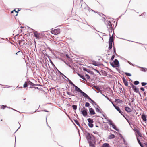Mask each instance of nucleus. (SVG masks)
Listing matches in <instances>:
<instances>
[{
  "label": "nucleus",
  "mask_w": 147,
  "mask_h": 147,
  "mask_svg": "<svg viewBox=\"0 0 147 147\" xmlns=\"http://www.w3.org/2000/svg\"><path fill=\"white\" fill-rule=\"evenodd\" d=\"M113 52L115 54L117 55L116 53L115 49L114 47H113Z\"/></svg>",
  "instance_id": "obj_48"
},
{
  "label": "nucleus",
  "mask_w": 147,
  "mask_h": 147,
  "mask_svg": "<svg viewBox=\"0 0 147 147\" xmlns=\"http://www.w3.org/2000/svg\"><path fill=\"white\" fill-rule=\"evenodd\" d=\"M109 36H110L109 37V42H113L114 40V38L113 37V35L112 36H111V35L110 34V32H109Z\"/></svg>",
  "instance_id": "obj_11"
},
{
  "label": "nucleus",
  "mask_w": 147,
  "mask_h": 147,
  "mask_svg": "<svg viewBox=\"0 0 147 147\" xmlns=\"http://www.w3.org/2000/svg\"><path fill=\"white\" fill-rule=\"evenodd\" d=\"M105 22L106 24L107 25V28L109 29V32H111L112 33L113 28L111 22L110 21H106Z\"/></svg>",
  "instance_id": "obj_3"
},
{
  "label": "nucleus",
  "mask_w": 147,
  "mask_h": 147,
  "mask_svg": "<svg viewBox=\"0 0 147 147\" xmlns=\"http://www.w3.org/2000/svg\"><path fill=\"white\" fill-rule=\"evenodd\" d=\"M115 137V136L113 134H111L110 135H109L108 137V139H112L114 138Z\"/></svg>",
  "instance_id": "obj_19"
},
{
  "label": "nucleus",
  "mask_w": 147,
  "mask_h": 147,
  "mask_svg": "<svg viewBox=\"0 0 147 147\" xmlns=\"http://www.w3.org/2000/svg\"><path fill=\"white\" fill-rule=\"evenodd\" d=\"M60 29L59 28L55 29L51 31V33L55 35H57L60 33Z\"/></svg>",
  "instance_id": "obj_5"
},
{
  "label": "nucleus",
  "mask_w": 147,
  "mask_h": 147,
  "mask_svg": "<svg viewBox=\"0 0 147 147\" xmlns=\"http://www.w3.org/2000/svg\"><path fill=\"white\" fill-rule=\"evenodd\" d=\"M66 57L68 58H70V57H69V55H68V54H66Z\"/></svg>",
  "instance_id": "obj_61"
},
{
  "label": "nucleus",
  "mask_w": 147,
  "mask_h": 147,
  "mask_svg": "<svg viewBox=\"0 0 147 147\" xmlns=\"http://www.w3.org/2000/svg\"><path fill=\"white\" fill-rule=\"evenodd\" d=\"M112 127L115 130L117 131H118V129H117L116 128V126L114 124H113L112 125Z\"/></svg>",
  "instance_id": "obj_29"
},
{
  "label": "nucleus",
  "mask_w": 147,
  "mask_h": 147,
  "mask_svg": "<svg viewBox=\"0 0 147 147\" xmlns=\"http://www.w3.org/2000/svg\"><path fill=\"white\" fill-rule=\"evenodd\" d=\"M72 107L74 110H75L77 109V106L76 105H74L72 106Z\"/></svg>",
  "instance_id": "obj_34"
},
{
  "label": "nucleus",
  "mask_w": 147,
  "mask_h": 147,
  "mask_svg": "<svg viewBox=\"0 0 147 147\" xmlns=\"http://www.w3.org/2000/svg\"><path fill=\"white\" fill-rule=\"evenodd\" d=\"M125 110L128 113L131 112L132 111V110L131 108L128 107H126L125 108Z\"/></svg>",
  "instance_id": "obj_13"
},
{
  "label": "nucleus",
  "mask_w": 147,
  "mask_h": 147,
  "mask_svg": "<svg viewBox=\"0 0 147 147\" xmlns=\"http://www.w3.org/2000/svg\"><path fill=\"white\" fill-rule=\"evenodd\" d=\"M125 75L129 76H131V74H130L127 72H125Z\"/></svg>",
  "instance_id": "obj_37"
},
{
  "label": "nucleus",
  "mask_w": 147,
  "mask_h": 147,
  "mask_svg": "<svg viewBox=\"0 0 147 147\" xmlns=\"http://www.w3.org/2000/svg\"><path fill=\"white\" fill-rule=\"evenodd\" d=\"M112 105H113V106L114 107H115L117 106L116 105H115L114 103H112Z\"/></svg>",
  "instance_id": "obj_64"
},
{
  "label": "nucleus",
  "mask_w": 147,
  "mask_h": 147,
  "mask_svg": "<svg viewBox=\"0 0 147 147\" xmlns=\"http://www.w3.org/2000/svg\"><path fill=\"white\" fill-rule=\"evenodd\" d=\"M30 88H35L36 89H38V87H32V86H30Z\"/></svg>",
  "instance_id": "obj_59"
},
{
  "label": "nucleus",
  "mask_w": 147,
  "mask_h": 147,
  "mask_svg": "<svg viewBox=\"0 0 147 147\" xmlns=\"http://www.w3.org/2000/svg\"><path fill=\"white\" fill-rule=\"evenodd\" d=\"M112 43L111 42H109V48L111 49L112 47Z\"/></svg>",
  "instance_id": "obj_26"
},
{
  "label": "nucleus",
  "mask_w": 147,
  "mask_h": 147,
  "mask_svg": "<svg viewBox=\"0 0 147 147\" xmlns=\"http://www.w3.org/2000/svg\"><path fill=\"white\" fill-rule=\"evenodd\" d=\"M131 87L134 90V91L136 93L139 92V89L138 88H136V87L132 83L131 84Z\"/></svg>",
  "instance_id": "obj_6"
},
{
  "label": "nucleus",
  "mask_w": 147,
  "mask_h": 147,
  "mask_svg": "<svg viewBox=\"0 0 147 147\" xmlns=\"http://www.w3.org/2000/svg\"><path fill=\"white\" fill-rule=\"evenodd\" d=\"M88 123H92L93 122V119L91 118H88L87 119Z\"/></svg>",
  "instance_id": "obj_23"
},
{
  "label": "nucleus",
  "mask_w": 147,
  "mask_h": 147,
  "mask_svg": "<svg viewBox=\"0 0 147 147\" xmlns=\"http://www.w3.org/2000/svg\"><path fill=\"white\" fill-rule=\"evenodd\" d=\"M115 108L123 116H124L123 112L121 111L120 108L118 106H117L115 107Z\"/></svg>",
  "instance_id": "obj_10"
},
{
  "label": "nucleus",
  "mask_w": 147,
  "mask_h": 147,
  "mask_svg": "<svg viewBox=\"0 0 147 147\" xmlns=\"http://www.w3.org/2000/svg\"><path fill=\"white\" fill-rule=\"evenodd\" d=\"M97 107H98L96 108V111L97 112L101 113V109L100 108V107L98 105H97Z\"/></svg>",
  "instance_id": "obj_18"
},
{
  "label": "nucleus",
  "mask_w": 147,
  "mask_h": 147,
  "mask_svg": "<svg viewBox=\"0 0 147 147\" xmlns=\"http://www.w3.org/2000/svg\"><path fill=\"white\" fill-rule=\"evenodd\" d=\"M58 73L59 74L60 76H62V74H63L59 71H58Z\"/></svg>",
  "instance_id": "obj_55"
},
{
  "label": "nucleus",
  "mask_w": 147,
  "mask_h": 147,
  "mask_svg": "<svg viewBox=\"0 0 147 147\" xmlns=\"http://www.w3.org/2000/svg\"><path fill=\"white\" fill-rule=\"evenodd\" d=\"M90 105V104L87 102L86 103L85 106L86 107H89Z\"/></svg>",
  "instance_id": "obj_39"
},
{
  "label": "nucleus",
  "mask_w": 147,
  "mask_h": 147,
  "mask_svg": "<svg viewBox=\"0 0 147 147\" xmlns=\"http://www.w3.org/2000/svg\"><path fill=\"white\" fill-rule=\"evenodd\" d=\"M123 142H124V144L125 145H127V144L125 143V141L124 138L123 139Z\"/></svg>",
  "instance_id": "obj_54"
},
{
  "label": "nucleus",
  "mask_w": 147,
  "mask_h": 147,
  "mask_svg": "<svg viewBox=\"0 0 147 147\" xmlns=\"http://www.w3.org/2000/svg\"><path fill=\"white\" fill-rule=\"evenodd\" d=\"M27 84H28V86L29 85H30L31 86H34L35 85V84L31 82V81H27Z\"/></svg>",
  "instance_id": "obj_20"
},
{
  "label": "nucleus",
  "mask_w": 147,
  "mask_h": 147,
  "mask_svg": "<svg viewBox=\"0 0 147 147\" xmlns=\"http://www.w3.org/2000/svg\"><path fill=\"white\" fill-rule=\"evenodd\" d=\"M141 84H142V86H145L147 84V83L143 82H142L141 83Z\"/></svg>",
  "instance_id": "obj_38"
},
{
  "label": "nucleus",
  "mask_w": 147,
  "mask_h": 147,
  "mask_svg": "<svg viewBox=\"0 0 147 147\" xmlns=\"http://www.w3.org/2000/svg\"><path fill=\"white\" fill-rule=\"evenodd\" d=\"M121 59H122L123 60H124V61H125V62H127V60L126 59H125V58H123V57H122V58H121Z\"/></svg>",
  "instance_id": "obj_53"
},
{
  "label": "nucleus",
  "mask_w": 147,
  "mask_h": 147,
  "mask_svg": "<svg viewBox=\"0 0 147 147\" xmlns=\"http://www.w3.org/2000/svg\"><path fill=\"white\" fill-rule=\"evenodd\" d=\"M114 57H115V55H113L112 56V57H111V61H113V60Z\"/></svg>",
  "instance_id": "obj_44"
},
{
  "label": "nucleus",
  "mask_w": 147,
  "mask_h": 147,
  "mask_svg": "<svg viewBox=\"0 0 147 147\" xmlns=\"http://www.w3.org/2000/svg\"><path fill=\"white\" fill-rule=\"evenodd\" d=\"M86 136V138L88 143L95 141V138L92 134L88 133Z\"/></svg>",
  "instance_id": "obj_1"
},
{
  "label": "nucleus",
  "mask_w": 147,
  "mask_h": 147,
  "mask_svg": "<svg viewBox=\"0 0 147 147\" xmlns=\"http://www.w3.org/2000/svg\"><path fill=\"white\" fill-rule=\"evenodd\" d=\"M67 65L69 66V67L71 69H72L73 70H75V68L73 67L72 66H71V65H68V64H67Z\"/></svg>",
  "instance_id": "obj_36"
},
{
  "label": "nucleus",
  "mask_w": 147,
  "mask_h": 147,
  "mask_svg": "<svg viewBox=\"0 0 147 147\" xmlns=\"http://www.w3.org/2000/svg\"><path fill=\"white\" fill-rule=\"evenodd\" d=\"M137 140L138 141V143H139V144L140 145L142 144L140 140H139V139L138 138H137Z\"/></svg>",
  "instance_id": "obj_45"
},
{
  "label": "nucleus",
  "mask_w": 147,
  "mask_h": 147,
  "mask_svg": "<svg viewBox=\"0 0 147 147\" xmlns=\"http://www.w3.org/2000/svg\"><path fill=\"white\" fill-rule=\"evenodd\" d=\"M33 33L35 37L36 38V39H39L40 38L39 34L37 31H34L33 32Z\"/></svg>",
  "instance_id": "obj_7"
},
{
  "label": "nucleus",
  "mask_w": 147,
  "mask_h": 147,
  "mask_svg": "<svg viewBox=\"0 0 147 147\" xmlns=\"http://www.w3.org/2000/svg\"><path fill=\"white\" fill-rule=\"evenodd\" d=\"M67 79L70 84L72 85L74 87L75 86V85L68 78Z\"/></svg>",
  "instance_id": "obj_24"
},
{
  "label": "nucleus",
  "mask_w": 147,
  "mask_h": 147,
  "mask_svg": "<svg viewBox=\"0 0 147 147\" xmlns=\"http://www.w3.org/2000/svg\"><path fill=\"white\" fill-rule=\"evenodd\" d=\"M123 117L125 118V119L127 121V122L129 123V124H130V123L129 122V120L127 118L125 117L124 116H123Z\"/></svg>",
  "instance_id": "obj_56"
},
{
  "label": "nucleus",
  "mask_w": 147,
  "mask_h": 147,
  "mask_svg": "<svg viewBox=\"0 0 147 147\" xmlns=\"http://www.w3.org/2000/svg\"><path fill=\"white\" fill-rule=\"evenodd\" d=\"M119 135L120 137V138H121L123 139L124 138H123V136H122L121 134H119Z\"/></svg>",
  "instance_id": "obj_52"
},
{
  "label": "nucleus",
  "mask_w": 147,
  "mask_h": 147,
  "mask_svg": "<svg viewBox=\"0 0 147 147\" xmlns=\"http://www.w3.org/2000/svg\"><path fill=\"white\" fill-rule=\"evenodd\" d=\"M89 111L91 115H93L95 114V113L92 108H89Z\"/></svg>",
  "instance_id": "obj_12"
},
{
  "label": "nucleus",
  "mask_w": 147,
  "mask_h": 147,
  "mask_svg": "<svg viewBox=\"0 0 147 147\" xmlns=\"http://www.w3.org/2000/svg\"><path fill=\"white\" fill-rule=\"evenodd\" d=\"M54 70L55 71L57 70V71H59L55 66L54 67Z\"/></svg>",
  "instance_id": "obj_58"
},
{
  "label": "nucleus",
  "mask_w": 147,
  "mask_h": 147,
  "mask_svg": "<svg viewBox=\"0 0 147 147\" xmlns=\"http://www.w3.org/2000/svg\"><path fill=\"white\" fill-rule=\"evenodd\" d=\"M62 76H63V78H63V77H65L67 79V78H67L63 74H62Z\"/></svg>",
  "instance_id": "obj_57"
},
{
  "label": "nucleus",
  "mask_w": 147,
  "mask_h": 147,
  "mask_svg": "<svg viewBox=\"0 0 147 147\" xmlns=\"http://www.w3.org/2000/svg\"><path fill=\"white\" fill-rule=\"evenodd\" d=\"M87 109L84 107L83 108H81L80 111L82 112L83 116L86 117L87 115Z\"/></svg>",
  "instance_id": "obj_4"
},
{
  "label": "nucleus",
  "mask_w": 147,
  "mask_h": 147,
  "mask_svg": "<svg viewBox=\"0 0 147 147\" xmlns=\"http://www.w3.org/2000/svg\"><path fill=\"white\" fill-rule=\"evenodd\" d=\"M92 64L95 66H97L98 65V62L94 61H93Z\"/></svg>",
  "instance_id": "obj_30"
},
{
  "label": "nucleus",
  "mask_w": 147,
  "mask_h": 147,
  "mask_svg": "<svg viewBox=\"0 0 147 147\" xmlns=\"http://www.w3.org/2000/svg\"><path fill=\"white\" fill-rule=\"evenodd\" d=\"M123 82L124 83V84L125 86H127L128 85V83L127 81L126 80V79L124 77H123Z\"/></svg>",
  "instance_id": "obj_16"
},
{
  "label": "nucleus",
  "mask_w": 147,
  "mask_h": 147,
  "mask_svg": "<svg viewBox=\"0 0 147 147\" xmlns=\"http://www.w3.org/2000/svg\"><path fill=\"white\" fill-rule=\"evenodd\" d=\"M7 107L6 105H3L1 106V108L3 109H4L5 108Z\"/></svg>",
  "instance_id": "obj_40"
},
{
  "label": "nucleus",
  "mask_w": 147,
  "mask_h": 147,
  "mask_svg": "<svg viewBox=\"0 0 147 147\" xmlns=\"http://www.w3.org/2000/svg\"><path fill=\"white\" fill-rule=\"evenodd\" d=\"M7 107L11 109H12V110H14V111H16V110H15V109H13V108H10V107Z\"/></svg>",
  "instance_id": "obj_60"
},
{
  "label": "nucleus",
  "mask_w": 147,
  "mask_h": 147,
  "mask_svg": "<svg viewBox=\"0 0 147 147\" xmlns=\"http://www.w3.org/2000/svg\"><path fill=\"white\" fill-rule=\"evenodd\" d=\"M138 67L140 68H141V71H143L144 72H146V70H147V68H143V67Z\"/></svg>",
  "instance_id": "obj_21"
},
{
  "label": "nucleus",
  "mask_w": 147,
  "mask_h": 147,
  "mask_svg": "<svg viewBox=\"0 0 147 147\" xmlns=\"http://www.w3.org/2000/svg\"><path fill=\"white\" fill-rule=\"evenodd\" d=\"M81 94L85 98L88 99H90V97L86 93H84L82 91L81 92Z\"/></svg>",
  "instance_id": "obj_8"
},
{
  "label": "nucleus",
  "mask_w": 147,
  "mask_h": 147,
  "mask_svg": "<svg viewBox=\"0 0 147 147\" xmlns=\"http://www.w3.org/2000/svg\"><path fill=\"white\" fill-rule=\"evenodd\" d=\"M140 89V90H142L143 91H144L145 90L144 88L142 87H141Z\"/></svg>",
  "instance_id": "obj_50"
},
{
  "label": "nucleus",
  "mask_w": 147,
  "mask_h": 147,
  "mask_svg": "<svg viewBox=\"0 0 147 147\" xmlns=\"http://www.w3.org/2000/svg\"><path fill=\"white\" fill-rule=\"evenodd\" d=\"M139 83V82L138 81H135L134 82V84L136 85L138 84Z\"/></svg>",
  "instance_id": "obj_33"
},
{
  "label": "nucleus",
  "mask_w": 147,
  "mask_h": 147,
  "mask_svg": "<svg viewBox=\"0 0 147 147\" xmlns=\"http://www.w3.org/2000/svg\"><path fill=\"white\" fill-rule=\"evenodd\" d=\"M136 132L137 133V134H138V135L140 136H141V134H140V132H139V131L138 130H137V131H136Z\"/></svg>",
  "instance_id": "obj_46"
},
{
  "label": "nucleus",
  "mask_w": 147,
  "mask_h": 147,
  "mask_svg": "<svg viewBox=\"0 0 147 147\" xmlns=\"http://www.w3.org/2000/svg\"><path fill=\"white\" fill-rule=\"evenodd\" d=\"M88 126L91 128H92L93 126V124H92V123H88Z\"/></svg>",
  "instance_id": "obj_31"
},
{
  "label": "nucleus",
  "mask_w": 147,
  "mask_h": 147,
  "mask_svg": "<svg viewBox=\"0 0 147 147\" xmlns=\"http://www.w3.org/2000/svg\"><path fill=\"white\" fill-rule=\"evenodd\" d=\"M106 98H107V99H108V100H109V101H110V99H109V98L107 96V97H106Z\"/></svg>",
  "instance_id": "obj_63"
},
{
  "label": "nucleus",
  "mask_w": 147,
  "mask_h": 147,
  "mask_svg": "<svg viewBox=\"0 0 147 147\" xmlns=\"http://www.w3.org/2000/svg\"><path fill=\"white\" fill-rule=\"evenodd\" d=\"M109 144L105 143L103 144L102 147H109Z\"/></svg>",
  "instance_id": "obj_22"
},
{
  "label": "nucleus",
  "mask_w": 147,
  "mask_h": 147,
  "mask_svg": "<svg viewBox=\"0 0 147 147\" xmlns=\"http://www.w3.org/2000/svg\"><path fill=\"white\" fill-rule=\"evenodd\" d=\"M78 74L82 79H83V80H86V79L85 78L84 76H83L82 75H81L80 74Z\"/></svg>",
  "instance_id": "obj_25"
},
{
  "label": "nucleus",
  "mask_w": 147,
  "mask_h": 147,
  "mask_svg": "<svg viewBox=\"0 0 147 147\" xmlns=\"http://www.w3.org/2000/svg\"><path fill=\"white\" fill-rule=\"evenodd\" d=\"M107 121L109 122V124L110 125H112L113 124H114L112 121L111 120L108 119Z\"/></svg>",
  "instance_id": "obj_27"
},
{
  "label": "nucleus",
  "mask_w": 147,
  "mask_h": 147,
  "mask_svg": "<svg viewBox=\"0 0 147 147\" xmlns=\"http://www.w3.org/2000/svg\"><path fill=\"white\" fill-rule=\"evenodd\" d=\"M67 94L68 95H71V96H75V95L72 94V93L70 92H67Z\"/></svg>",
  "instance_id": "obj_32"
},
{
  "label": "nucleus",
  "mask_w": 147,
  "mask_h": 147,
  "mask_svg": "<svg viewBox=\"0 0 147 147\" xmlns=\"http://www.w3.org/2000/svg\"><path fill=\"white\" fill-rule=\"evenodd\" d=\"M55 71V72L57 74V75L58 74H59L58 73L57 71L56 70V71Z\"/></svg>",
  "instance_id": "obj_62"
},
{
  "label": "nucleus",
  "mask_w": 147,
  "mask_h": 147,
  "mask_svg": "<svg viewBox=\"0 0 147 147\" xmlns=\"http://www.w3.org/2000/svg\"><path fill=\"white\" fill-rule=\"evenodd\" d=\"M94 87L95 88V89H96L98 90H100V88H99V87L97 86H94Z\"/></svg>",
  "instance_id": "obj_43"
},
{
  "label": "nucleus",
  "mask_w": 147,
  "mask_h": 147,
  "mask_svg": "<svg viewBox=\"0 0 147 147\" xmlns=\"http://www.w3.org/2000/svg\"><path fill=\"white\" fill-rule=\"evenodd\" d=\"M90 99H89V100H90L95 105H96V104L95 102L92 99L90 98Z\"/></svg>",
  "instance_id": "obj_41"
},
{
  "label": "nucleus",
  "mask_w": 147,
  "mask_h": 147,
  "mask_svg": "<svg viewBox=\"0 0 147 147\" xmlns=\"http://www.w3.org/2000/svg\"><path fill=\"white\" fill-rule=\"evenodd\" d=\"M89 144L90 147H95V142H90L88 143Z\"/></svg>",
  "instance_id": "obj_17"
},
{
  "label": "nucleus",
  "mask_w": 147,
  "mask_h": 147,
  "mask_svg": "<svg viewBox=\"0 0 147 147\" xmlns=\"http://www.w3.org/2000/svg\"><path fill=\"white\" fill-rule=\"evenodd\" d=\"M74 121L75 122V123L77 125H78V126H79V127H80V125L78 122V121L77 120H74Z\"/></svg>",
  "instance_id": "obj_28"
},
{
  "label": "nucleus",
  "mask_w": 147,
  "mask_h": 147,
  "mask_svg": "<svg viewBox=\"0 0 147 147\" xmlns=\"http://www.w3.org/2000/svg\"><path fill=\"white\" fill-rule=\"evenodd\" d=\"M111 65L113 67H118L119 66V61L117 59H115L113 62H110Z\"/></svg>",
  "instance_id": "obj_2"
},
{
  "label": "nucleus",
  "mask_w": 147,
  "mask_h": 147,
  "mask_svg": "<svg viewBox=\"0 0 147 147\" xmlns=\"http://www.w3.org/2000/svg\"><path fill=\"white\" fill-rule=\"evenodd\" d=\"M141 118L144 122H146L147 121L146 116L145 115L142 114L141 116Z\"/></svg>",
  "instance_id": "obj_15"
},
{
  "label": "nucleus",
  "mask_w": 147,
  "mask_h": 147,
  "mask_svg": "<svg viewBox=\"0 0 147 147\" xmlns=\"http://www.w3.org/2000/svg\"><path fill=\"white\" fill-rule=\"evenodd\" d=\"M115 100L116 101L118 102H121V100L119 99H116Z\"/></svg>",
  "instance_id": "obj_51"
},
{
  "label": "nucleus",
  "mask_w": 147,
  "mask_h": 147,
  "mask_svg": "<svg viewBox=\"0 0 147 147\" xmlns=\"http://www.w3.org/2000/svg\"><path fill=\"white\" fill-rule=\"evenodd\" d=\"M18 43L20 46H23L25 44V40L22 39L18 40Z\"/></svg>",
  "instance_id": "obj_9"
},
{
  "label": "nucleus",
  "mask_w": 147,
  "mask_h": 147,
  "mask_svg": "<svg viewBox=\"0 0 147 147\" xmlns=\"http://www.w3.org/2000/svg\"><path fill=\"white\" fill-rule=\"evenodd\" d=\"M85 76L87 79H88L90 78V76H89L87 74H86L85 75Z\"/></svg>",
  "instance_id": "obj_42"
},
{
  "label": "nucleus",
  "mask_w": 147,
  "mask_h": 147,
  "mask_svg": "<svg viewBox=\"0 0 147 147\" xmlns=\"http://www.w3.org/2000/svg\"><path fill=\"white\" fill-rule=\"evenodd\" d=\"M127 62L130 65L133 66H134V65L132 63L129 62V61H127Z\"/></svg>",
  "instance_id": "obj_49"
},
{
  "label": "nucleus",
  "mask_w": 147,
  "mask_h": 147,
  "mask_svg": "<svg viewBox=\"0 0 147 147\" xmlns=\"http://www.w3.org/2000/svg\"><path fill=\"white\" fill-rule=\"evenodd\" d=\"M74 87L75 88V90L76 91L80 92V93L82 92V91L77 86L75 85Z\"/></svg>",
  "instance_id": "obj_14"
},
{
  "label": "nucleus",
  "mask_w": 147,
  "mask_h": 147,
  "mask_svg": "<svg viewBox=\"0 0 147 147\" xmlns=\"http://www.w3.org/2000/svg\"><path fill=\"white\" fill-rule=\"evenodd\" d=\"M28 86V84H27V81L26 82H25V83L24 84L23 87L24 88H26L27 86Z\"/></svg>",
  "instance_id": "obj_35"
},
{
  "label": "nucleus",
  "mask_w": 147,
  "mask_h": 147,
  "mask_svg": "<svg viewBox=\"0 0 147 147\" xmlns=\"http://www.w3.org/2000/svg\"><path fill=\"white\" fill-rule=\"evenodd\" d=\"M83 70L84 71H86L88 72V69H87L86 68H85V67H84V68H83Z\"/></svg>",
  "instance_id": "obj_47"
}]
</instances>
